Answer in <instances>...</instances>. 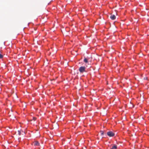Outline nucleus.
Returning a JSON list of instances; mask_svg holds the SVG:
<instances>
[{"instance_id": "obj_13", "label": "nucleus", "mask_w": 149, "mask_h": 149, "mask_svg": "<svg viewBox=\"0 0 149 149\" xmlns=\"http://www.w3.org/2000/svg\"><path fill=\"white\" fill-rule=\"evenodd\" d=\"M145 79H147V78H145Z\"/></svg>"}, {"instance_id": "obj_4", "label": "nucleus", "mask_w": 149, "mask_h": 149, "mask_svg": "<svg viewBox=\"0 0 149 149\" xmlns=\"http://www.w3.org/2000/svg\"><path fill=\"white\" fill-rule=\"evenodd\" d=\"M117 148V146L116 145L113 146L111 149H116Z\"/></svg>"}, {"instance_id": "obj_5", "label": "nucleus", "mask_w": 149, "mask_h": 149, "mask_svg": "<svg viewBox=\"0 0 149 149\" xmlns=\"http://www.w3.org/2000/svg\"><path fill=\"white\" fill-rule=\"evenodd\" d=\"M37 142L36 141L35 142H33L32 144V145H34V146H37Z\"/></svg>"}, {"instance_id": "obj_11", "label": "nucleus", "mask_w": 149, "mask_h": 149, "mask_svg": "<svg viewBox=\"0 0 149 149\" xmlns=\"http://www.w3.org/2000/svg\"><path fill=\"white\" fill-rule=\"evenodd\" d=\"M39 143L38 142V146L39 145Z\"/></svg>"}, {"instance_id": "obj_8", "label": "nucleus", "mask_w": 149, "mask_h": 149, "mask_svg": "<svg viewBox=\"0 0 149 149\" xmlns=\"http://www.w3.org/2000/svg\"><path fill=\"white\" fill-rule=\"evenodd\" d=\"M3 55L1 54H0V58H3Z\"/></svg>"}, {"instance_id": "obj_2", "label": "nucleus", "mask_w": 149, "mask_h": 149, "mask_svg": "<svg viewBox=\"0 0 149 149\" xmlns=\"http://www.w3.org/2000/svg\"><path fill=\"white\" fill-rule=\"evenodd\" d=\"M107 134L109 137H113L115 135V134L112 131H109L107 133Z\"/></svg>"}, {"instance_id": "obj_6", "label": "nucleus", "mask_w": 149, "mask_h": 149, "mask_svg": "<svg viewBox=\"0 0 149 149\" xmlns=\"http://www.w3.org/2000/svg\"><path fill=\"white\" fill-rule=\"evenodd\" d=\"M84 61L86 63H87L88 62V59L85 58L84 59Z\"/></svg>"}, {"instance_id": "obj_14", "label": "nucleus", "mask_w": 149, "mask_h": 149, "mask_svg": "<svg viewBox=\"0 0 149 149\" xmlns=\"http://www.w3.org/2000/svg\"><path fill=\"white\" fill-rule=\"evenodd\" d=\"M145 79H147V78H145Z\"/></svg>"}, {"instance_id": "obj_12", "label": "nucleus", "mask_w": 149, "mask_h": 149, "mask_svg": "<svg viewBox=\"0 0 149 149\" xmlns=\"http://www.w3.org/2000/svg\"><path fill=\"white\" fill-rule=\"evenodd\" d=\"M39 43L38 42V44H39Z\"/></svg>"}, {"instance_id": "obj_7", "label": "nucleus", "mask_w": 149, "mask_h": 149, "mask_svg": "<svg viewBox=\"0 0 149 149\" xmlns=\"http://www.w3.org/2000/svg\"><path fill=\"white\" fill-rule=\"evenodd\" d=\"M18 134H19V135H21L22 132H23V131H22L21 130H18Z\"/></svg>"}, {"instance_id": "obj_3", "label": "nucleus", "mask_w": 149, "mask_h": 149, "mask_svg": "<svg viewBox=\"0 0 149 149\" xmlns=\"http://www.w3.org/2000/svg\"><path fill=\"white\" fill-rule=\"evenodd\" d=\"M110 18L112 20H114L116 19V17L114 15H111L110 17Z\"/></svg>"}, {"instance_id": "obj_1", "label": "nucleus", "mask_w": 149, "mask_h": 149, "mask_svg": "<svg viewBox=\"0 0 149 149\" xmlns=\"http://www.w3.org/2000/svg\"><path fill=\"white\" fill-rule=\"evenodd\" d=\"M86 68L85 66L80 67L79 69V70L81 73H83L84 72H86Z\"/></svg>"}, {"instance_id": "obj_9", "label": "nucleus", "mask_w": 149, "mask_h": 149, "mask_svg": "<svg viewBox=\"0 0 149 149\" xmlns=\"http://www.w3.org/2000/svg\"><path fill=\"white\" fill-rule=\"evenodd\" d=\"M36 119V117H33V120L34 121H35Z\"/></svg>"}, {"instance_id": "obj_10", "label": "nucleus", "mask_w": 149, "mask_h": 149, "mask_svg": "<svg viewBox=\"0 0 149 149\" xmlns=\"http://www.w3.org/2000/svg\"><path fill=\"white\" fill-rule=\"evenodd\" d=\"M101 134L102 135H103L104 134V132H103V131H101Z\"/></svg>"}]
</instances>
